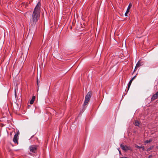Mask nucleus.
Masks as SVG:
<instances>
[{
    "label": "nucleus",
    "instance_id": "1",
    "mask_svg": "<svg viewBox=\"0 0 158 158\" xmlns=\"http://www.w3.org/2000/svg\"><path fill=\"white\" fill-rule=\"evenodd\" d=\"M41 3L39 2L36 5L32 15V19L31 20L30 25L32 27H34L39 19L40 12Z\"/></svg>",
    "mask_w": 158,
    "mask_h": 158
},
{
    "label": "nucleus",
    "instance_id": "2",
    "mask_svg": "<svg viewBox=\"0 0 158 158\" xmlns=\"http://www.w3.org/2000/svg\"><path fill=\"white\" fill-rule=\"evenodd\" d=\"M92 93L91 92H89L85 96V100L83 104V107L82 111H84L85 109V106H86L90 100V98L92 96Z\"/></svg>",
    "mask_w": 158,
    "mask_h": 158
},
{
    "label": "nucleus",
    "instance_id": "3",
    "mask_svg": "<svg viewBox=\"0 0 158 158\" xmlns=\"http://www.w3.org/2000/svg\"><path fill=\"white\" fill-rule=\"evenodd\" d=\"M38 147L36 145H33L30 146L29 149L31 152L34 153H36L37 152V148Z\"/></svg>",
    "mask_w": 158,
    "mask_h": 158
},
{
    "label": "nucleus",
    "instance_id": "4",
    "mask_svg": "<svg viewBox=\"0 0 158 158\" xmlns=\"http://www.w3.org/2000/svg\"><path fill=\"white\" fill-rule=\"evenodd\" d=\"M144 64V62L143 61H142L141 60H139L136 64L134 71H136L137 69L139 68V66L143 65Z\"/></svg>",
    "mask_w": 158,
    "mask_h": 158
},
{
    "label": "nucleus",
    "instance_id": "5",
    "mask_svg": "<svg viewBox=\"0 0 158 158\" xmlns=\"http://www.w3.org/2000/svg\"><path fill=\"white\" fill-rule=\"evenodd\" d=\"M120 146L121 149L124 151H126L127 150H131V148L129 146H124L122 144H121Z\"/></svg>",
    "mask_w": 158,
    "mask_h": 158
},
{
    "label": "nucleus",
    "instance_id": "6",
    "mask_svg": "<svg viewBox=\"0 0 158 158\" xmlns=\"http://www.w3.org/2000/svg\"><path fill=\"white\" fill-rule=\"evenodd\" d=\"M158 98V91L155 94L153 95L152 97L151 98V101H153L155 100Z\"/></svg>",
    "mask_w": 158,
    "mask_h": 158
},
{
    "label": "nucleus",
    "instance_id": "7",
    "mask_svg": "<svg viewBox=\"0 0 158 158\" xmlns=\"http://www.w3.org/2000/svg\"><path fill=\"white\" fill-rule=\"evenodd\" d=\"M18 134H15L14 137L13 141L14 142L18 144Z\"/></svg>",
    "mask_w": 158,
    "mask_h": 158
},
{
    "label": "nucleus",
    "instance_id": "8",
    "mask_svg": "<svg viewBox=\"0 0 158 158\" xmlns=\"http://www.w3.org/2000/svg\"><path fill=\"white\" fill-rule=\"evenodd\" d=\"M131 6H132V5L131 3H130L129 5V6L128 7L127 9V11L125 14V15L126 16H127V14L129 13V10H130V9L131 8Z\"/></svg>",
    "mask_w": 158,
    "mask_h": 158
},
{
    "label": "nucleus",
    "instance_id": "9",
    "mask_svg": "<svg viewBox=\"0 0 158 158\" xmlns=\"http://www.w3.org/2000/svg\"><path fill=\"white\" fill-rule=\"evenodd\" d=\"M135 147L136 148H138L139 149H140L141 148H142L143 151H144L145 150L144 147L143 146H139L137 144H135Z\"/></svg>",
    "mask_w": 158,
    "mask_h": 158
},
{
    "label": "nucleus",
    "instance_id": "10",
    "mask_svg": "<svg viewBox=\"0 0 158 158\" xmlns=\"http://www.w3.org/2000/svg\"><path fill=\"white\" fill-rule=\"evenodd\" d=\"M28 3L27 2H23L21 5V6L22 7H24L25 8H26L28 6Z\"/></svg>",
    "mask_w": 158,
    "mask_h": 158
},
{
    "label": "nucleus",
    "instance_id": "11",
    "mask_svg": "<svg viewBox=\"0 0 158 158\" xmlns=\"http://www.w3.org/2000/svg\"><path fill=\"white\" fill-rule=\"evenodd\" d=\"M35 97L34 96H33L32 97V98L31 99V100H30V103L31 104H32L33 103L35 99Z\"/></svg>",
    "mask_w": 158,
    "mask_h": 158
},
{
    "label": "nucleus",
    "instance_id": "12",
    "mask_svg": "<svg viewBox=\"0 0 158 158\" xmlns=\"http://www.w3.org/2000/svg\"><path fill=\"white\" fill-rule=\"evenodd\" d=\"M140 124V122L137 120H135V123H134V124L137 126H139V125Z\"/></svg>",
    "mask_w": 158,
    "mask_h": 158
},
{
    "label": "nucleus",
    "instance_id": "13",
    "mask_svg": "<svg viewBox=\"0 0 158 158\" xmlns=\"http://www.w3.org/2000/svg\"><path fill=\"white\" fill-rule=\"evenodd\" d=\"M132 81L130 80L129 82V83L128 84V86H127V91H128V90L129 89Z\"/></svg>",
    "mask_w": 158,
    "mask_h": 158
},
{
    "label": "nucleus",
    "instance_id": "14",
    "mask_svg": "<svg viewBox=\"0 0 158 158\" xmlns=\"http://www.w3.org/2000/svg\"><path fill=\"white\" fill-rule=\"evenodd\" d=\"M40 81L39 80L38 78H37V85L38 87V89L40 87Z\"/></svg>",
    "mask_w": 158,
    "mask_h": 158
},
{
    "label": "nucleus",
    "instance_id": "15",
    "mask_svg": "<svg viewBox=\"0 0 158 158\" xmlns=\"http://www.w3.org/2000/svg\"><path fill=\"white\" fill-rule=\"evenodd\" d=\"M153 148H154V146H151L149 148H148L147 149V151H148V152L150 150H151Z\"/></svg>",
    "mask_w": 158,
    "mask_h": 158
},
{
    "label": "nucleus",
    "instance_id": "16",
    "mask_svg": "<svg viewBox=\"0 0 158 158\" xmlns=\"http://www.w3.org/2000/svg\"><path fill=\"white\" fill-rule=\"evenodd\" d=\"M152 141V140H146L144 142L147 143H149L151 142Z\"/></svg>",
    "mask_w": 158,
    "mask_h": 158
},
{
    "label": "nucleus",
    "instance_id": "17",
    "mask_svg": "<svg viewBox=\"0 0 158 158\" xmlns=\"http://www.w3.org/2000/svg\"><path fill=\"white\" fill-rule=\"evenodd\" d=\"M152 155H150L148 156V158H152Z\"/></svg>",
    "mask_w": 158,
    "mask_h": 158
},
{
    "label": "nucleus",
    "instance_id": "18",
    "mask_svg": "<svg viewBox=\"0 0 158 158\" xmlns=\"http://www.w3.org/2000/svg\"><path fill=\"white\" fill-rule=\"evenodd\" d=\"M136 77V75H135V76H134L133 77V78L134 79L135 77Z\"/></svg>",
    "mask_w": 158,
    "mask_h": 158
},
{
    "label": "nucleus",
    "instance_id": "19",
    "mask_svg": "<svg viewBox=\"0 0 158 158\" xmlns=\"http://www.w3.org/2000/svg\"><path fill=\"white\" fill-rule=\"evenodd\" d=\"M15 134H18V136L19 134V131H18Z\"/></svg>",
    "mask_w": 158,
    "mask_h": 158
},
{
    "label": "nucleus",
    "instance_id": "20",
    "mask_svg": "<svg viewBox=\"0 0 158 158\" xmlns=\"http://www.w3.org/2000/svg\"><path fill=\"white\" fill-rule=\"evenodd\" d=\"M134 80V79L133 78H132L131 80L132 81Z\"/></svg>",
    "mask_w": 158,
    "mask_h": 158
},
{
    "label": "nucleus",
    "instance_id": "21",
    "mask_svg": "<svg viewBox=\"0 0 158 158\" xmlns=\"http://www.w3.org/2000/svg\"><path fill=\"white\" fill-rule=\"evenodd\" d=\"M118 150L119 151V154H121V151L119 150V149H118Z\"/></svg>",
    "mask_w": 158,
    "mask_h": 158
},
{
    "label": "nucleus",
    "instance_id": "22",
    "mask_svg": "<svg viewBox=\"0 0 158 158\" xmlns=\"http://www.w3.org/2000/svg\"><path fill=\"white\" fill-rule=\"evenodd\" d=\"M33 136H34V135H32V136L31 137V138H32L33 137Z\"/></svg>",
    "mask_w": 158,
    "mask_h": 158
},
{
    "label": "nucleus",
    "instance_id": "23",
    "mask_svg": "<svg viewBox=\"0 0 158 158\" xmlns=\"http://www.w3.org/2000/svg\"><path fill=\"white\" fill-rule=\"evenodd\" d=\"M29 154L30 155H31L32 154L31 153H29Z\"/></svg>",
    "mask_w": 158,
    "mask_h": 158
},
{
    "label": "nucleus",
    "instance_id": "24",
    "mask_svg": "<svg viewBox=\"0 0 158 158\" xmlns=\"http://www.w3.org/2000/svg\"><path fill=\"white\" fill-rule=\"evenodd\" d=\"M156 148L158 149V146L156 147Z\"/></svg>",
    "mask_w": 158,
    "mask_h": 158
}]
</instances>
